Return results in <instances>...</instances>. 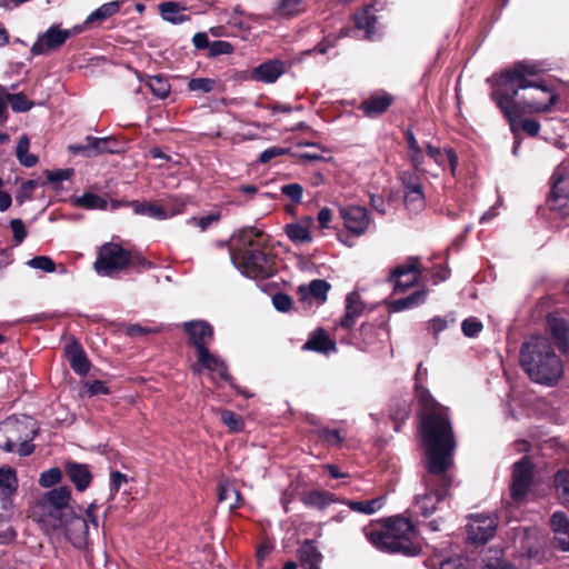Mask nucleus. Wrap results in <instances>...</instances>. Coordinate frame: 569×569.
<instances>
[{
    "label": "nucleus",
    "mask_w": 569,
    "mask_h": 569,
    "mask_svg": "<svg viewBox=\"0 0 569 569\" xmlns=\"http://www.w3.org/2000/svg\"><path fill=\"white\" fill-rule=\"evenodd\" d=\"M419 396L426 407L421 436L426 450V472L422 476L425 492L416 496L415 507L427 517L448 496L452 485L449 470L453 466L457 442L452 423L447 419L445 410L432 402L425 391H420Z\"/></svg>",
    "instance_id": "1"
},
{
    "label": "nucleus",
    "mask_w": 569,
    "mask_h": 569,
    "mask_svg": "<svg viewBox=\"0 0 569 569\" xmlns=\"http://www.w3.org/2000/svg\"><path fill=\"white\" fill-rule=\"evenodd\" d=\"M491 98L515 131V121L523 113L548 111L558 100L553 89L539 77L533 63L517 62L491 79Z\"/></svg>",
    "instance_id": "2"
},
{
    "label": "nucleus",
    "mask_w": 569,
    "mask_h": 569,
    "mask_svg": "<svg viewBox=\"0 0 569 569\" xmlns=\"http://www.w3.org/2000/svg\"><path fill=\"white\" fill-rule=\"evenodd\" d=\"M230 258L242 274L252 279H267L276 272V256L268 237L253 227L232 236Z\"/></svg>",
    "instance_id": "3"
},
{
    "label": "nucleus",
    "mask_w": 569,
    "mask_h": 569,
    "mask_svg": "<svg viewBox=\"0 0 569 569\" xmlns=\"http://www.w3.org/2000/svg\"><path fill=\"white\" fill-rule=\"evenodd\" d=\"M520 365L529 378L538 383L551 386L563 375V366L550 340L535 336L525 341L520 350Z\"/></svg>",
    "instance_id": "4"
},
{
    "label": "nucleus",
    "mask_w": 569,
    "mask_h": 569,
    "mask_svg": "<svg viewBox=\"0 0 569 569\" xmlns=\"http://www.w3.org/2000/svg\"><path fill=\"white\" fill-rule=\"evenodd\" d=\"M362 531L375 548L386 552L410 553L416 535L412 523L403 517L390 518L383 527H365Z\"/></svg>",
    "instance_id": "5"
},
{
    "label": "nucleus",
    "mask_w": 569,
    "mask_h": 569,
    "mask_svg": "<svg viewBox=\"0 0 569 569\" xmlns=\"http://www.w3.org/2000/svg\"><path fill=\"white\" fill-rule=\"evenodd\" d=\"M96 505H90L86 510V516H78L73 511L61 518V523L56 527H48L46 531L52 537H66L74 547L82 548L87 543L89 533V522L97 529L98 520L96 517Z\"/></svg>",
    "instance_id": "6"
},
{
    "label": "nucleus",
    "mask_w": 569,
    "mask_h": 569,
    "mask_svg": "<svg viewBox=\"0 0 569 569\" xmlns=\"http://www.w3.org/2000/svg\"><path fill=\"white\" fill-rule=\"evenodd\" d=\"M70 489L58 487L48 491L41 499L38 508L41 510L39 522L46 530L61 523V518L72 510L69 507Z\"/></svg>",
    "instance_id": "7"
},
{
    "label": "nucleus",
    "mask_w": 569,
    "mask_h": 569,
    "mask_svg": "<svg viewBox=\"0 0 569 569\" xmlns=\"http://www.w3.org/2000/svg\"><path fill=\"white\" fill-rule=\"evenodd\" d=\"M31 439L24 422L8 419L0 423V449L7 452L17 451L20 456L26 457L31 455L34 449Z\"/></svg>",
    "instance_id": "8"
},
{
    "label": "nucleus",
    "mask_w": 569,
    "mask_h": 569,
    "mask_svg": "<svg viewBox=\"0 0 569 569\" xmlns=\"http://www.w3.org/2000/svg\"><path fill=\"white\" fill-rule=\"evenodd\" d=\"M131 251L123 249L120 244L107 242L99 249L94 270L98 274L110 277L130 266Z\"/></svg>",
    "instance_id": "9"
},
{
    "label": "nucleus",
    "mask_w": 569,
    "mask_h": 569,
    "mask_svg": "<svg viewBox=\"0 0 569 569\" xmlns=\"http://www.w3.org/2000/svg\"><path fill=\"white\" fill-rule=\"evenodd\" d=\"M497 518L493 515L476 513L469 517L467 525L468 538L475 543H486L497 530Z\"/></svg>",
    "instance_id": "10"
},
{
    "label": "nucleus",
    "mask_w": 569,
    "mask_h": 569,
    "mask_svg": "<svg viewBox=\"0 0 569 569\" xmlns=\"http://www.w3.org/2000/svg\"><path fill=\"white\" fill-rule=\"evenodd\" d=\"M420 276L419 260L417 258H409L405 263L392 270L388 281L393 284L395 292H403L415 286Z\"/></svg>",
    "instance_id": "11"
},
{
    "label": "nucleus",
    "mask_w": 569,
    "mask_h": 569,
    "mask_svg": "<svg viewBox=\"0 0 569 569\" xmlns=\"http://www.w3.org/2000/svg\"><path fill=\"white\" fill-rule=\"evenodd\" d=\"M339 213L346 229L356 237L365 234L371 223L369 212L360 206L341 207Z\"/></svg>",
    "instance_id": "12"
},
{
    "label": "nucleus",
    "mask_w": 569,
    "mask_h": 569,
    "mask_svg": "<svg viewBox=\"0 0 569 569\" xmlns=\"http://www.w3.org/2000/svg\"><path fill=\"white\" fill-rule=\"evenodd\" d=\"M532 480V467L527 458H522L520 461L513 465L512 481L510 486L511 498L515 501H521L531 485Z\"/></svg>",
    "instance_id": "13"
},
{
    "label": "nucleus",
    "mask_w": 569,
    "mask_h": 569,
    "mask_svg": "<svg viewBox=\"0 0 569 569\" xmlns=\"http://www.w3.org/2000/svg\"><path fill=\"white\" fill-rule=\"evenodd\" d=\"M183 329L189 336V342L197 350V356L201 350H209L208 346L213 339L212 327L204 320H192L183 323Z\"/></svg>",
    "instance_id": "14"
},
{
    "label": "nucleus",
    "mask_w": 569,
    "mask_h": 569,
    "mask_svg": "<svg viewBox=\"0 0 569 569\" xmlns=\"http://www.w3.org/2000/svg\"><path fill=\"white\" fill-rule=\"evenodd\" d=\"M198 363L210 371L212 377L217 375L221 380L227 381L233 387L237 392L243 395L246 398H250L253 395L248 392L243 388H239L232 383V378L228 372V367L220 358L212 355L209 350H201V353L198 355Z\"/></svg>",
    "instance_id": "15"
},
{
    "label": "nucleus",
    "mask_w": 569,
    "mask_h": 569,
    "mask_svg": "<svg viewBox=\"0 0 569 569\" xmlns=\"http://www.w3.org/2000/svg\"><path fill=\"white\" fill-rule=\"evenodd\" d=\"M70 37L68 30H61L58 27L49 28L31 47L34 56L44 54L51 50L58 49Z\"/></svg>",
    "instance_id": "16"
},
{
    "label": "nucleus",
    "mask_w": 569,
    "mask_h": 569,
    "mask_svg": "<svg viewBox=\"0 0 569 569\" xmlns=\"http://www.w3.org/2000/svg\"><path fill=\"white\" fill-rule=\"evenodd\" d=\"M330 284L322 279H315L308 284H300L297 288L299 300L308 306L313 303L322 305L327 301Z\"/></svg>",
    "instance_id": "17"
},
{
    "label": "nucleus",
    "mask_w": 569,
    "mask_h": 569,
    "mask_svg": "<svg viewBox=\"0 0 569 569\" xmlns=\"http://www.w3.org/2000/svg\"><path fill=\"white\" fill-rule=\"evenodd\" d=\"M405 187V204L412 212L421 211L425 208V194L419 179L415 174L402 177Z\"/></svg>",
    "instance_id": "18"
},
{
    "label": "nucleus",
    "mask_w": 569,
    "mask_h": 569,
    "mask_svg": "<svg viewBox=\"0 0 569 569\" xmlns=\"http://www.w3.org/2000/svg\"><path fill=\"white\" fill-rule=\"evenodd\" d=\"M551 198L548 200L549 207L552 210L560 208L562 204H557L560 200L569 198V174L563 166H559L551 177Z\"/></svg>",
    "instance_id": "19"
},
{
    "label": "nucleus",
    "mask_w": 569,
    "mask_h": 569,
    "mask_svg": "<svg viewBox=\"0 0 569 569\" xmlns=\"http://www.w3.org/2000/svg\"><path fill=\"white\" fill-rule=\"evenodd\" d=\"M287 63L279 59L268 60L251 71V78L264 83H273L286 72Z\"/></svg>",
    "instance_id": "20"
},
{
    "label": "nucleus",
    "mask_w": 569,
    "mask_h": 569,
    "mask_svg": "<svg viewBox=\"0 0 569 569\" xmlns=\"http://www.w3.org/2000/svg\"><path fill=\"white\" fill-rule=\"evenodd\" d=\"M547 325L558 348L563 352L569 351V322L556 313H550Z\"/></svg>",
    "instance_id": "21"
},
{
    "label": "nucleus",
    "mask_w": 569,
    "mask_h": 569,
    "mask_svg": "<svg viewBox=\"0 0 569 569\" xmlns=\"http://www.w3.org/2000/svg\"><path fill=\"white\" fill-rule=\"evenodd\" d=\"M128 206H131L136 214H142L148 216L150 218L157 219V220H164L170 217H173L180 212L183 211L184 203H179L178 208L173 211L168 212L163 207L151 203V202H138V201H131L128 203Z\"/></svg>",
    "instance_id": "22"
},
{
    "label": "nucleus",
    "mask_w": 569,
    "mask_h": 569,
    "mask_svg": "<svg viewBox=\"0 0 569 569\" xmlns=\"http://www.w3.org/2000/svg\"><path fill=\"white\" fill-rule=\"evenodd\" d=\"M393 97L387 92H378L369 98L365 99L359 109L367 116V117H377L379 114L385 113L388 108L392 104Z\"/></svg>",
    "instance_id": "23"
},
{
    "label": "nucleus",
    "mask_w": 569,
    "mask_h": 569,
    "mask_svg": "<svg viewBox=\"0 0 569 569\" xmlns=\"http://www.w3.org/2000/svg\"><path fill=\"white\" fill-rule=\"evenodd\" d=\"M313 226L312 217H305L297 222L286 226L284 231L288 238L296 244L311 242V228Z\"/></svg>",
    "instance_id": "24"
},
{
    "label": "nucleus",
    "mask_w": 569,
    "mask_h": 569,
    "mask_svg": "<svg viewBox=\"0 0 569 569\" xmlns=\"http://www.w3.org/2000/svg\"><path fill=\"white\" fill-rule=\"evenodd\" d=\"M555 543L563 551L569 550V520L563 512H555L550 519Z\"/></svg>",
    "instance_id": "25"
},
{
    "label": "nucleus",
    "mask_w": 569,
    "mask_h": 569,
    "mask_svg": "<svg viewBox=\"0 0 569 569\" xmlns=\"http://www.w3.org/2000/svg\"><path fill=\"white\" fill-rule=\"evenodd\" d=\"M363 311V303L358 292H350L346 298L345 316L340 320V326L346 329H351L358 317Z\"/></svg>",
    "instance_id": "26"
},
{
    "label": "nucleus",
    "mask_w": 569,
    "mask_h": 569,
    "mask_svg": "<svg viewBox=\"0 0 569 569\" xmlns=\"http://www.w3.org/2000/svg\"><path fill=\"white\" fill-rule=\"evenodd\" d=\"M66 473L79 491L86 490L92 479L87 465L69 462L66 465Z\"/></svg>",
    "instance_id": "27"
},
{
    "label": "nucleus",
    "mask_w": 569,
    "mask_h": 569,
    "mask_svg": "<svg viewBox=\"0 0 569 569\" xmlns=\"http://www.w3.org/2000/svg\"><path fill=\"white\" fill-rule=\"evenodd\" d=\"M302 349L329 353L336 350V343L323 329H317L302 346Z\"/></svg>",
    "instance_id": "28"
},
{
    "label": "nucleus",
    "mask_w": 569,
    "mask_h": 569,
    "mask_svg": "<svg viewBox=\"0 0 569 569\" xmlns=\"http://www.w3.org/2000/svg\"><path fill=\"white\" fill-rule=\"evenodd\" d=\"M18 486L16 472L11 468L0 469V498L3 500V508L11 507L10 496L16 492Z\"/></svg>",
    "instance_id": "29"
},
{
    "label": "nucleus",
    "mask_w": 569,
    "mask_h": 569,
    "mask_svg": "<svg viewBox=\"0 0 569 569\" xmlns=\"http://www.w3.org/2000/svg\"><path fill=\"white\" fill-rule=\"evenodd\" d=\"M423 375H427V370L422 369V363H419L417 372H416V376H415V379H416L415 396H416V399L418 400V403L420 406L419 416H420V432L421 433H422V422H423V416H425V412H426V407H425L423 402L420 399V396H419L420 391H425L427 395H429V398L431 399V401L435 402L437 406H439L441 409L445 410L447 419L451 422L450 417H449V409L447 407L442 406L441 403H439L432 397L430 391L427 388H425L423 386H421L420 379H421V377Z\"/></svg>",
    "instance_id": "30"
},
{
    "label": "nucleus",
    "mask_w": 569,
    "mask_h": 569,
    "mask_svg": "<svg viewBox=\"0 0 569 569\" xmlns=\"http://www.w3.org/2000/svg\"><path fill=\"white\" fill-rule=\"evenodd\" d=\"M427 154L441 168L448 163L453 173L458 163L457 154L452 149H441L430 143L426 144Z\"/></svg>",
    "instance_id": "31"
},
{
    "label": "nucleus",
    "mask_w": 569,
    "mask_h": 569,
    "mask_svg": "<svg viewBox=\"0 0 569 569\" xmlns=\"http://www.w3.org/2000/svg\"><path fill=\"white\" fill-rule=\"evenodd\" d=\"M71 369L79 376H86L90 370V362L82 348L74 343L68 348Z\"/></svg>",
    "instance_id": "32"
},
{
    "label": "nucleus",
    "mask_w": 569,
    "mask_h": 569,
    "mask_svg": "<svg viewBox=\"0 0 569 569\" xmlns=\"http://www.w3.org/2000/svg\"><path fill=\"white\" fill-rule=\"evenodd\" d=\"M300 563L305 569H320L321 553L312 541H306L299 549Z\"/></svg>",
    "instance_id": "33"
},
{
    "label": "nucleus",
    "mask_w": 569,
    "mask_h": 569,
    "mask_svg": "<svg viewBox=\"0 0 569 569\" xmlns=\"http://www.w3.org/2000/svg\"><path fill=\"white\" fill-rule=\"evenodd\" d=\"M162 18L173 24L182 23L189 20V17L184 13L186 8L181 7L177 2H163L159 7Z\"/></svg>",
    "instance_id": "34"
},
{
    "label": "nucleus",
    "mask_w": 569,
    "mask_h": 569,
    "mask_svg": "<svg viewBox=\"0 0 569 569\" xmlns=\"http://www.w3.org/2000/svg\"><path fill=\"white\" fill-rule=\"evenodd\" d=\"M306 10V0H278L274 12L282 18H292Z\"/></svg>",
    "instance_id": "35"
},
{
    "label": "nucleus",
    "mask_w": 569,
    "mask_h": 569,
    "mask_svg": "<svg viewBox=\"0 0 569 569\" xmlns=\"http://www.w3.org/2000/svg\"><path fill=\"white\" fill-rule=\"evenodd\" d=\"M121 4H122V1H120V0L111 1V2L102 4L101 7H99L98 9H96L93 12H91L88 16L86 23L104 21L106 19L116 14L120 10Z\"/></svg>",
    "instance_id": "36"
},
{
    "label": "nucleus",
    "mask_w": 569,
    "mask_h": 569,
    "mask_svg": "<svg viewBox=\"0 0 569 569\" xmlns=\"http://www.w3.org/2000/svg\"><path fill=\"white\" fill-rule=\"evenodd\" d=\"M426 290H417L406 298L393 300L391 302V308L393 311H402L409 308H413L421 305L426 300Z\"/></svg>",
    "instance_id": "37"
},
{
    "label": "nucleus",
    "mask_w": 569,
    "mask_h": 569,
    "mask_svg": "<svg viewBox=\"0 0 569 569\" xmlns=\"http://www.w3.org/2000/svg\"><path fill=\"white\" fill-rule=\"evenodd\" d=\"M30 141L29 138L24 134L20 137L17 148H16V154L19 160V162L27 167L31 168L36 166L38 158L29 152Z\"/></svg>",
    "instance_id": "38"
},
{
    "label": "nucleus",
    "mask_w": 569,
    "mask_h": 569,
    "mask_svg": "<svg viewBox=\"0 0 569 569\" xmlns=\"http://www.w3.org/2000/svg\"><path fill=\"white\" fill-rule=\"evenodd\" d=\"M86 141L89 143V157L114 151L116 141L111 138L87 137Z\"/></svg>",
    "instance_id": "39"
},
{
    "label": "nucleus",
    "mask_w": 569,
    "mask_h": 569,
    "mask_svg": "<svg viewBox=\"0 0 569 569\" xmlns=\"http://www.w3.org/2000/svg\"><path fill=\"white\" fill-rule=\"evenodd\" d=\"M347 505L353 511L365 515H373L383 507L385 497H378L366 501H348Z\"/></svg>",
    "instance_id": "40"
},
{
    "label": "nucleus",
    "mask_w": 569,
    "mask_h": 569,
    "mask_svg": "<svg viewBox=\"0 0 569 569\" xmlns=\"http://www.w3.org/2000/svg\"><path fill=\"white\" fill-rule=\"evenodd\" d=\"M74 204L88 210H106L108 207V201L96 193L87 192L76 198Z\"/></svg>",
    "instance_id": "41"
},
{
    "label": "nucleus",
    "mask_w": 569,
    "mask_h": 569,
    "mask_svg": "<svg viewBox=\"0 0 569 569\" xmlns=\"http://www.w3.org/2000/svg\"><path fill=\"white\" fill-rule=\"evenodd\" d=\"M430 569H466V560L455 556L446 559L435 557L428 561Z\"/></svg>",
    "instance_id": "42"
},
{
    "label": "nucleus",
    "mask_w": 569,
    "mask_h": 569,
    "mask_svg": "<svg viewBox=\"0 0 569 569\" xmlns=\"http://www.w3.org/2000/svg\"><path fill=\"white\" fill-rule=\"evenodd\" d=\"M218 499L220 502H226L229 509H234L238 507L240 493L232 485L224 482L219 485Z\"/></svg>",
    "instance_id": "43"
},
{
    "label": "nucleus",
    "mask_w": 569,
    "mask_h": 569,
    "mask_svg": "<svg viewBox=\"0 0 569 569\" xmlns=\"http://www.w3.org/2000/svg\"><path fill=\"white\" fill-rule=\"evenodd\" d=\"M372 7H366L361 12L356 14V26L359 29L366 30L367 37L373 32V27L376 23V17L372 13Z\"/></svg>",
    "instance_id": "44"
},
{
    "label": "nucleus",
    "mask_w": 569,
    "mask_h": 569,
    "mask_svg": "<svg viewBox=\"0 0 569 569\" xmlns=\"http://www.w3.org/2000/svg\"><path fill=\"white\" fill-rule=\"evenodd\" d=\"M148 87L152 93L159 99H164L170 93V83L167 79L161 76H152L149 78Z\"/></svg>",
    "instance_id": "45"
},
{
    "label": "nucleus",
    "mask_w": 569,
    "mask_h": 569,
    "mask_svg": "<svg viewBox=\"0 0 569 569\" xmlns=\"http://www.w3.org/2000/svg\"><path fill=\"white\" fill-rule=\"evenodd\" d=\"M220 419L230 432H240L244 428L242 418L231 410H221Z\"/></svg>",
    "instance_id": "46"
},
{
    "label": "nucleus",
    "mask_w": 569,
    "mask_h": 569,
    "mask_svg": "<svg viewBox=\"0 0 569 569\" xmlns=\"http://www.w3.org/2000/svg\"><path fill=\"white\" fill-rule=\"evenodd\" d=\"M556 490L563 503H569V472L558 471L555 477Z\"/></svg>",
    "instance_id": "47"
},
{
    "label": "nucleus",
    "mask_w": 569,
    "mask_h": 569,
    "mask_svg": "<svg viewBox=\"0 0 569 569\" xmlns=\"http://www.w3.org/2000/svg\"><path fill=\"white\" fill-rule=\"evenodd\" d=\"M7 100L16 112H24L32 108L33 103L23 93H8Z\"/></svg>",
    "instance_id": "48"
},
{
    "label": "nucleus",
    "mask_w": 569,
    "mask_h": 569,
    "mask_svg": "<svg viewBox=\"0 0 569 569\" xmlns=\"http://www.w3.org/2000/svg\"><path fill=\"white\" fill-rule=\"evenodd\" d=\"M216 80L210 78H193L188 82V89L190 91H198L208 93L213 90Z\"/></svg>",
    "instance_id": "49"
},
{
    "label": "nucleus",
    "mask_w": 569,
    "mask_h": 569,
    "mask_svg": "<svg viewBox=\"0 0 569 569\" xmlns=\"http://www.w3.org/2000/svg\"><path fill=\"white\" fill-rule=\"evenodd\" d=\"M61 477L62 472L59 468H51L40 475L39 483L43 488H49L57 485L61 480Z\"/></svg>",
    "instance_id": "50"
},
{
    "label": "nucleus",
    "mask_w": 569,
    "mask_h": 569,
    "mask_svg": "<svg viewBox=\"0 0 569 569\" xmlns=\"http://www.w3.org/2000/svg\"><path fill=\"white\" fill-rule=\"evenodd\" d=\"M28 266L46 272H53L56 270L53 260L47 256H37L32 258L28 261Z\"/></svg>",
    "instance_id": "51"
},
{
    "label": "nucleus",
    "mask_w": 569,
    "mask_h": 569,
    "mask_svg": "<svg viewBox=\"0 0 569 569\" xmlns=\"http://www.w3.org/2000/svg\"><path fill=\"white\" fill-rule=\"evenodd\" d=\"M319 437L330 446H341L345 440L338 429L322 428L319 430Z\"/></svg>",
    "instance_id": "52"
},
{
    "label": "nucleus",
    "mask_w": 569,
    "mask_h": 569,
    "mask_svg": "<svg viewBox=\"0 0 569 569\" xmlns=\"http://www.w3.org/2000/svg\"><path fill=\"white\" fill-rule=\"evenodd\" d=\"M233 52V47L230 42L223 40H216L210 43L209 54L210 57H218L221 54H230Z\"/></svg>",
    "instance_id": "53"
},
{
    "label": "nucleus",
    "mask_w": 569,
    "mask_h": 569,
    "mask_svg": "<svg viewBox=\"0 0 569 569\" xmlns=\"http://www.w3.org/2000/svg\"><path fill=\"white\" fill-rule=\"evenodd\" d=\"M461 329L465 336L472 338L482 330V323L476 318H469L463 320Z\"/></svg>",
    "instance_id": "54"
},
{
    "label": "nucleus",
    "mask_w": 569,
    "mask_h": 569,
    "mask_svg": "<svg viewBox=\"0 0 569 569\" xmlns=\"http://www.w3.org/2000/svg\"><path fill=\"white\" fill-rule=\"evenodd\" d=\"M306 505L323 508L328 501V495L320 491H312L305 497Z\"/></svg>",
    "instance_id": "55"
},
{
    "label": "nucleus",
    "mask_w": 569,
    "mask_h": 569,
    "mask_svg": "<svg viewBox=\"0 0 569 569\" xmlns=\"http://www.w3.org/2000/svg\"><path fill=\"white\" fill-rule=\"evenodd\" d=\"M408 158L412 167L418 171H425L423 162L425 156L420 146L408 150Z\"/></svg>",
    "instance_id": "56"
},
{
    "label": "nucleus",
    "mask_w": 569,
    "mask_h": 569,
    "mask_svg": "<svg viewBox=\"0 0 569 569\" xmlns=\"http://www.w3.org/2000/svg\"><path fill=\"white\" fill-rule=\"evenodd\" d=\"M220 219L219 214H209L204 217H192L188 220L189 224L198 227L201 231L207 230L213 222H217Z\"/></svg>",
    "instance_id": "57"
},
{
    "label": "nucleus",
    "mask_w": 569,
    "mask_h": 569,
    "mask_svg": "<svg viewBox=\"0 0 569 569\" xmlns=\"http://www.w3.org/2000/svg\"><path fill=\"white\" fill-rule=\"evenodd\" d=\"M281 192L295 202H300L303 188L299 183H289L281 187Z\"/></svg>",
    "instance_id": "58"
},
{
    "label": "nucleus",
    "mask_w": 569,
    "mask_h": 569,
    "mask_svg": "<svg viewBox=\"0 0 569 569\" xmlns=\"http://www.w3.org/2000/svg\"><path fill=\"white\" fill-rule=\"evenodd\" d=\"M273 307L281 312L290 310L292 300L288 295L277 293L272 297Z\"/></svg>",
    "instance_id": "59"
},
{
    "label": "nucleus",
    "mask_w": 569,
    "mask_h": 569,
    "mask_svg": "<svg viewBox=\"0 0 569 569\" xmlns=\"http://www.w3.org/2000/svg\"><path fill=\"white\" fill-rule=\"evenodd\" d=\"M10 227H11V230H12V233H13L14 241L17 243H21L24 240L26 236H27V231H26V228H24V224H23L22 220H20V219L11 220Z\"/></svg>",
    "instance_id": "60"
},
{
    "label": "nucleus",
    "mask_w": 569,
    "mask_h": 569,
    "mask_svg": "<svg viewBox=\"0 0 569 569\" xmlns=\"http://www.w3.org/2000/svg\"><path fill=\"white\" fill-rule=\"evenodd\" d=\"M72 173H73L72 169H59V170L48 171L47 179L53 183L62 182L64 180L70 179Z\"/></svg>",
    "instance_id": "61"
},
{
    "label": "nucleus",
    "mask_w": 569,
    "mask_h": 569,
    "mask_svg": "<svg viewBox=\"0 0 569 569\" xmlns=\"http://www.w3.org/2000/svg\"><path fill=\"white\" fill-rule=\"evenodd\" d=\"M87 393L89 396L96 395H108L110 392L109 388L101 380H94L86 385Z\"/></svg>",
    "instance_id": "62"
},
{
    "label": "nucleus",
    "mask_w": 569,
    "mask_h": 569,
    "mask_svg": "<svg viewBox=\"0 0 569 569\" xmlns=\"http://www.w3.org/2000/svg\"><path fill=\"white\" fill-rule=\"evenodd\" d=\"M287 151H288L287 149H283V148H280V147L268 148L263 152L260 153L259 161L261 163H267L271 159L287 153Z\"/></svg>",
    "instance_id": "63"
},
{
    "label": "nucleus",
    "mask_w": 569,
    "mask_h": 569,
    "mask_svg": "<svg viewBox=\"0 0 569 569\" xmlns=\"http://www.w3.org/2000/svg\"><path fill=\"white\" fill-rule=\"evenodd\" d=\"M127 482V476L120 471H112L110 475V487L112 492H117L120 487Z\"/></svg>",
    "instance_id": "64"
}]
</instances>
